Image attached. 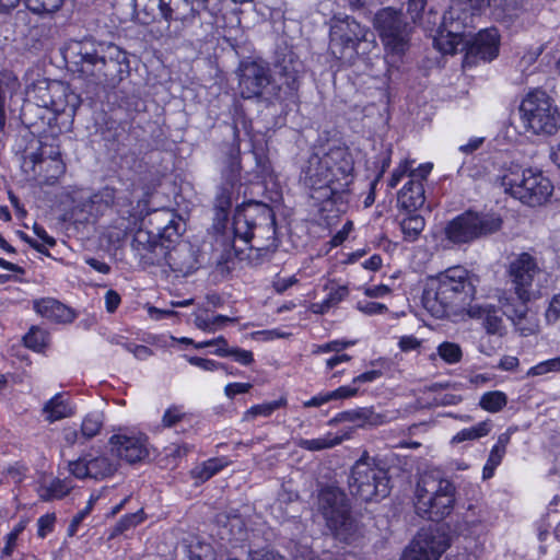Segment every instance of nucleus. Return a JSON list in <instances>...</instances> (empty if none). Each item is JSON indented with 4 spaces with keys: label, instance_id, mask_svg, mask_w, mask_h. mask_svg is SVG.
Returning <instances> with one entry per match:
<instances>
[{
    "label": "nucleus",
    "instance_id": "a18cd8bd",
    "mask_svg": "<svg viewBox=\"0 0 560 560\" xmlns=\"http://www.w3.org/2000/svg\"><path fill=\"white\" fill-rule=\"evenodd\" d=\"M439 357L447 364H456L463 358V351L458 343L444 341L439 345L438 349Z\"/></svg>",
    "mask_w": 560,
    "mask_h": 560
},
{
    "label": "nucleus",
    "instance_id": "f03ea898",
    "mask_svg": "<svg viewBox=\"0 0 560 560\" xmlns=\"http://www.w3.org/2000/svg\"><path fill=\"white\" fill-rule=\"evenodd\" d=\"M476 293L472 277L455 266L431 278L422 294L424 308L436 318H444L464 308Z\"/></svg>",
    "mask_w": 560,
    "mask_h": 560
},
{
    "label": "nucleus",
    "instance_id": "1a4fd4ad",
    "mask_svg": "<svg viewBox=\"0 0 560 560\" xmlns=\"http://www.w3.org/2000/svg\"><path fill=\"white\" fill-rule=\"evenodd\" d=\"M504 190L530 207L545 203L553 191L551 182L541 172L524 170L503 176Z\"/></svg>",
    "mask_w": 560,
    "mask_h": 560
},
{
    "label": "nucleus",
    "instance_id": "49530a36",
    "mask_svg": "<svg viewBox=\"0 0 560 560\" xmlns=\"http://www.w3.org/2000/svg\"><path fill=\"white\" fill-rule=\"evenodd\" d=\"M71 486L66 480L54 479L49 486L43 488L40 497L45 501L61 499L69 493Z\"/></svg>",
    "mask_w": 560,
    "mask_h": 560
},
{
    "label": "nucleus",
    "instance_id": "680f3d73",
    "mask_svg": "<svg viewBox=\"0 0 560 560\" xmlns=\"http://www.w3.org/2000/svg\"><path fill=\"white\" fill-rule=\"evenodd\" d=\"M546 318L549 323H555L560 318V292L552 296L546 311Z\"/></svg>",
    "mask_w": 560,
    "mask_h": 560
},
{
    "label": "nucleus",
    "instance_id": "58836bf2",
    "mask_svg": "<svg viewBox=\"0 0 560 560\" xmlns=\"http://www.w3.org/2000/svg\"><path fill=\"white\" fill-rule=\"evenodd\" d=\"M18 88V81L10 74L0 75V130L4 129L5 126V100L8 95H11Z\"/></svg>",
    "mask_w": 560,
    "mask_h": 560
},
{
    "label": "nucleus",
    "instance_id": "4c0bfd02",
    "mask_svg": "<svg viewBox=\"0 0 560 560\" xmlns=\"http://www.w3.org/2000/svg\"><path fill=\"white\" fill-rule=\"evenodd\" d=\"M424 219L419 214H410L400 222V229L406 241H416L424 229Z\"/></svg>",
    "mask_w": 560,
    "mask_h": 560
},
{
    "label": "nucleus",
    "instance_id": "ddd939ff",
    "mask_svg": "<svg viewBox=\"0 0 560 560\" xmlns=\"http://www.w3.org/2000/svg\"><path fill=\"white\" fill-rule=\"evenodd\" d=\"M501 225L495 214L466 211L447 223L445 235L454 244H466L499 231Z\"/></svg>",
    "mask_w": 560,
    "mask_h": 560
},
{
    "label": "nucleus",
    "instance_id": "20e7f679",
    "mask_svg": "<svg viewBox=\"0 0 560 560\" xmlns=\"http://www.w3.org/2000/svg\"><path fill=\"white\" fill-rule=\"evenodd\" d=\"M455 494L454 483L444 477L442 471H424L416 486V512L423 518L439 522L452 513Z\"/></svg>",
    "mask_w": 560,
    "mask_h": 560
},
{
    "label": "nucleus",
    "instance_id": "c9c22d12",
    "mask_svg": "<svg viewBox=\"0 0 560 560\" xmlns=\"http://www.w3.org/2000/svg\"><path fill=\"white\" fill-rule=\"evenodd\" d=\"M287 399L280 397L278 400L255 405L243 415V421H252L257 417H270L277 409L285 407Z\"/></svg>",
    "mask_w": 560,
    "mask_h": 560
},
{
    "label": "nucleus",
    "instance_id": "79ce46f5",
    "mask_svg": "<svg viewBox=\"0 0 560 560\" xmlns=\"http://www.w3.org/2000/svg\"><path fill=\"white\" fill-rule=\"evenodd\" d=\"M103 427V415L101 412L88 413L81 424V438L84 441L96 436Z\"/></svg>",
    "mask_w": 560,
    "mask_h": 560
},
{
    "label": "nucleus",
    "instance_id": "7ed1b4c3",
    "mask_svg": "<svg viewBox=\"0 0 560 560\" xmlns=\"http://www.w3.org/2000/svg\"><path fill=\"white\" fill-rule=\"evenodd\" d=\"M234 235L250 244L259 256L272 253L278 247L276 215L261 202H249L237 208L233 218Z\"/></svg>",
    "mask_w": 560,
    "mask_h": 560
},
{
    "label": "nucleus",
    "instance_id": "13d9d810",
    "mask_svg": "<svg viewBox=\"0 0 560 560\" xmlns=\"http://www.w3.org/2000/svg\"><path fill=\"white\" fill-rule=\"evenodd\" d=\"M188 362L192 365H196L205 371H214L218 369H223L224 365L217 361L210 359H203L199 357H189L187 358Z\"/></svg>",
    "mask_w": 560,
    "mask_h": 560
},
{
    "label": "nucleus",
    "instance_id": "c03bdc74",
    "mask_svg": "<svg viewBox=\"0 0 560 560\" xmlns=\"http://www.w3.org/2000/svg\"><path fill=\"white\" fill-rule=\"evenodd\" d=\"M491 430V423L489 421L479 422L477 425L463 429L456 435L453 436L452 443H460L468 440H477L486 436Z\"/></svg>",
    "mask_w": 560,
    "mask_h": 560
},
{
    "label": "nucleus",
    "instance_id": "a878e982",
    "mask_svg": "<svg viewBox=\"0 0 560 560\" xmlns=\"http://www.w3.org/2000/svg\"><path fill=\"white\" fill-rule=\"evenodd\" d=\"M470 318L481 322L486 332L491 336L503 337L506 334L501 311L491 304H474L467 308Z\"/></svg>",
    "mask_w": 560,
    "mask_h": 560
},
{
    "label": "nucleus",
    "instance_id": "423d86ee",
    "mask_svg": "<svg viewBox=\"0 0 560 560\" xmlns=\"http://www.w3.org/2000/svg\"><path fill=\"white\" fill-rule=\"evenodd\" d=\"M318 510L326 521V526L338 540L355 544L363 537L362 527L352 517L348 498L340 489H323L318 497Z\"/></svg>",
    "mask_w": 560,
    "mask_h": 560
},
{
    "label": "nucleus",
    "instance_id": "6e6552de",
    "mask_svg": "<svg viewBox=\"0 0 560 560\" xmlns=\"http://www.w3.org/2000/svg\"><path fill=\"white\" fill-rule=\"evenodd\" d=\"M518 109L526 130L536 135H551L557 130L558 107L545 90H530L522 100Z\"/></svg>",
    "mask_w": 560,
    "mask_h": 560
},
{
    "label": "nucleus",
    "instance_id": "4be33fe9",
    "mask_svg": "<svg viewBox=\"0 0 560 560\" xmlns=\"http://www.w3.org/2000/svg\"><path fill=\"white\" fill-rule=\"evenodd\" d=\"M131 246L144 265L153 266L163 264L165 244L159 241L156 233L139 229L135 233Z\"/></svg>",
    "mask_w": 560,
    "mask_h": 560
},
{
    "label": "nucleus",
    "instance_id": "c85d7f7f",
    "mask_svg": "<svg viewBox=\"0 0 560 560\" xmlns=\"http://www.w3.org/2000/svg\"><path fill=\"white\" fill-rule=\"evenodd\" d=\"M46 154V147H43L39 155L31 154L28 159L33 164V172L35 174H40L42 171H45L46 182L49 183L50 179H57L60 175H62L65 173L66 166L61 160L59 151L50 150L48 158H45Z\"/></svg>",
    "mask_w": 560,
    "mask_h": 560
},
{
    "label": "nucleus",
    "instance_id": "0eeeda50",
    "mask_svg": "<svg viewBox=\"0 0 560 560\" xmlns=\"http://www.w3.org/2000/svg\"><path fill=\"white\" fill-rule=\"evenodd\" d=\"M388 469L381 460L364 451L351 466L348 488L350 493L364 502L386 498L390 490Z\"/></svg>",
    "mask_w": 560,
    "mask_h": 560
},
{
    "label": "nucleus",
    "instance_id": "2f4dec72",
    "mask_svg": "<svg viewBox=\"0 0 560 560\" xmlns=\"http://www.w3.org/2000/svg\"><path fill=\"white\" fill-rule=\"evenodd\" d=\"M34 310L40 316L55 323H71L74 313L71 308L52 298H44L34 302Z\"/></svg>",
    "mask_w": 560,
    "mask_h": 560
},
{
    "label": "nucleus",
    "instance_id": "69168bd1",
    "mask_svg": "<svg viewBox=\"0 0 560 560\" xmlns=\"http://www.w3.org/2000/svg\"><path fill=\"white\" fill-rule=\"evenodd\" d=\"M248 560H284V558L273 550H255L249 552Z\"/></svg>",
    "mask_w": 560,
    "mask_h": 560
},
{
    "label": "nucleus",
    "instance_id": "f704fd0d",
    "mask_svg": "<svg viewBox=\"0 0 560 560\" xmlns=\"http://www.w3.org/2000/svg\"><path fill=\"white\" fill-rule=\"evenodd\" d=\"M42 411L45 416V420L49 423H54L73 415L72 408L63 398L62 394H56L52 398L45 402Z\"/></svg>",
    "mask_w": 560,
    "mask_h": 560
},
{
    "label": "nucleus",
    "instance_id": "9b49d317",
    "mask_svg": "<svg viewBox=\"0 0 560 560\" xmlns=\"http://www.w3.org/2000/svg\"><path fill=\"white\" fill-rule=\"evenodd\" d=\"M366 39V30L353 18L334 16L330 20L329 51L345 63H352L358 46Z\"/></svg>",
    "mask_w": 560,
    "mask_h": 560
},
{
    "label": "nucleus",
    "instance_id": "774afa93",
    "mask_svg": "<svg viewBox=\"0 0 560 560\" xmlns=\"http://www.w3.org/2000/svg\"><path fill=\"white\" fill-rule=\"evenodd\" d=\"M121 302V298L115 290H108L105 294V305L108 313H114Z\"/></svg>",
    "mask_w": 560,
    "mask_h": 560
},
{
    "label": "nucleus",
    "instance_id": "cd10ccee",
    "mask_svg": "<svg viewBox=\"0 0 560 560\" xmlns=\"http://www.w3.org/2000/svg\"><path fill=\"white\" fill-rule=\"evenodd\" d=\"M152 7H156L161 16L166 22L179 21L183 25L191 23L196 18L197 11L188 0H149Z\"/></svg>",
    "mask_w": 560,
    "mask_h": 560
},
{
    "label": "nucleus",
    "instance_id": "9d476101",
    "mask_svg": "<svg viewBox=\"0 0 560 560\" xmlns=\"http://www.w3.org/2000/svg\"><path fill=\"white\" fill-rule=\"evenodd\" d=\"M515 294L522 302L521 306L514 310L513 314L506 313L512 319H523L527 313L526 303L534 296V282L542 273L537 258L529 253H521L510 262L508 269Z\"/></svg>",
    "mask_w": 560,
    "mask_h": 560
},
{
    "label": "nucleus",
    "instance_id": "72a5a7b5",
    "mask_svg": "<svg viewBox=\"0 0 560 560\" xmlns=\"http://www.w3.org/2000/svg\"><path fill=\"white\" fill-rule=\"evenodd\" d=\"M156 223H166L163 228L158 226L156 235L159 241L174 243L180 236V220L173 212L162 211L155 217Z\"/></svg>",
    "mask_w": 560,
    "mask_h": 560
},
{
    "label": "nucleus",
    "instance_id": "e433bc0d",
    "mask_svg": "<svg viewBox=\"0 0 560 560\" xmlns=\"http://www.w3.org/2000/svg\"><path fill=\"white\" fill-rule=\"evenodd\" d=\"M229 465L225 458H210L192 470V476L201 481L210 479Z\"/></svg>",
    "mask_w": 560,
    "mask_h": 560
},
{
    "label": "nucleus",
    "instance_id": "aec40b11",
    "mask_svg": "<svg viewBox=\"0 0 560 560\" xmlns=\"http://www.w3.org/2000/svg\"><path fill=\"white\" fill-rule=\"evenodd\" d=\"M69 470L80 479H105L117 470V463L105 454L90 452L70 462Z\"/></svg>",
    "mask_w": 560,
    "mask_h": 560
},
{
    "label": "nucleus",
    "instance_id": "8fccbe9b",
    "mask_svg": "<svg viewBox=\"0 0 560 560\" xmlns=\"http://www.w3.org/2000/svg\"><path fill=\"white\" fill-rule=\"evenodd\" d=\"M191 560H215L212 546L208 542L197 540L189 546Z\"/></svg>",
    "mask_w": 560,
    "mask_h": 560
},
{
    "label": "nucleus",
    "instance_id": "603ef678",
    "mask_svg": "<svg viewBox=\"0 0 560 560\" xmlns=\"http://www.w3.org/2000/svg\"><path fill=\"white\" fill-rule=\"evenodd\" d=\"M46 332L36 327L31 328V330L24 336L25 346L35 351H42L46 346Z\"/></svg>",
    "mask_w": 560,
    "mask_h": 560
},
{
    "label": "nucleus",
    "instance_id": "7c9ffc66",
    "mask_svg": "<svg viewBox=\"0 0 560 560\" xmlns=\"http://www.w3.org/2000/svg\"><path fill=\"white\" fill-rule=\"evenodd\" d=\"M341 422H354L358 428H364L365 425L377 427L386 423L387 417L386 415L376 413L368 408H360L338 413L329 421V424Z\"/></svg>",
    "mask_w": 560,
    "mask_h": 560
},
{
    "label": "nucleus",
    "instance_id": "052dcab7",
    "mask_svg": "<svg viewBox=\"0 0 560 560\" xmlns=\"http://www.w3.org/2000/svg\"><path fill=\"white\" fill-rule=\"evenodd\" d=\"M183 417L184 413L180 411L178 407H171L165 411L162 418V423L164 427L171 428L178 423L183 419Z\"/></svg>",
    "mask_w": 560,
    "mask_h": 560
},
{
    "label": "nucleus",
    "instance_id": "bb28decb",
    "mask_svg": "<svg viewBox=\"0 0 560 560\" xmlns=\"http://www.w3.org/2000/svg\"><path fill=\"white\" fill-rule=\"evenodd\" d=\"M163 262L182 276H187L197 269V258L188 243H180L171 249L165 245Z\"/></svg>",
    "mask_w": 560,
    "mask_h": 560
},
{
    "label": "nucleus",
    "instance_id": "b1692460",
    "mask_svg": "<svg viewBox=\"0 0 560 560\" xmlns=\"http://www.w3.org/2000/svg\"><path fill=\"white\" fill-rule=\"evenodd\" d=\"M38 93L43 101L40 106L55 114L73 116L79 106V96L72 92L67 93V89L59 84L39 88Z\"/></svg>",
    "mask_w": 560,
    "mask_h": 560
},
{
    "label": "nucleus",
    "instance_id": "5fc2aeb1",
    "mask_svg": "<svg viewBox=\"0 0 560 560\" xmlns=\"http://www.w3.org/2000/svg\"><path fill=\"white\" fill-rule=\"evenodd\" d=\"M549 372H560V355L533 366L528 371V375L538 376Z\"/></svg>",
    "mask_w": 560,
    "mask_h": 560
},
{
    "label": "nucleus",
    "instance_id": "09e8293b",
    "mask_svg": "<svg viewBox=\"0 0 560 560\" xmlns=\"http://www.w3.org/2000/svg\"><path fill=\"white\" fill-rule=\"evenodd\" d=\"M214 353L219 357H233L235 361L243 365H249L254 362L252 351L241 348H229L228 345L223 348H218Z\"/></svg>",
    "mask_w": 560,
    "mask_h": 560
},
{
    "label": "nucleus",
    "instance_id": "3c124183",
    "mask_svg": "<svg viewBox=\"0 0 560 560\" xmlns=\"http://www.w3.org/2000/svg\"><path fill=\"white\" fill-rule=\"evenodd\" d=\"M236 184L225 182L221 187L215 198V207L221 211H226L232 206Z\"/></svg>",
    "mask_w": 560,
    "mask_h": 560
},
{
    "label": "nucleus",
    "instance_id": "0e129e2a",
    "mask_svg": "<svg viewBox=\"0 0 560 560\" xmlns=\"http://www.w3.org/2000/svg\"><path fill=\"white\" fill-rule=\"evenodd\" d=\"M298 282L299 280L295 276L289 278L276 277V279L272 282V288L277 293H283Z\"/></svg>",
    "mask_w": 560,
    "mask_h": 560
},
{
    "label": "nucleus",
    "instance_id": "864d4df0",
    "mask_svg": "<svg viewBox=\"0 0 560 560\" xmlns=\"http://www.w3.org/2000/svg\"><path fill=\"white\" fill-rule=\"evenodd\" d=\"M144 520V514L142 510L137 511L136 513L125 515L115 526L114 535L122 534L124 532L130 529L131 527L137 526Z\"/></svg>",
    "mask_w": 560,
    "mask_h": 560
},
{
    "label": "nucleus",
    "instance_id": "a211bd4d",
    "mask_svg": "<svg viewBox=\"0 0 560 560\" xmlns=\"http://www.w3.org/2000/svg\"><path fill=\"white\" fill-rule=\"evenodd\" d=\"M468 36L466 30H464L465 47L455 52H466L465 63L472 65L478 60L491 61L498 56L500 35L497 28L492 27L480 31L472 39H468Z\"/></svg>",
    "mask_w": 560,
    "mask_h": 560
},
{
    "label": "nucleus",
    "instance_id": "6ab92c4d",
    "mask_svg": "<svg viewBox=\"0 0 560 560\" xmlns=\"http://www.w3.org/2000/svg\"><path fill=\"white\" fill-rule=\"evenodd\" d=\"M101 56L94 80L116 84L129 74L128 55L117 45L106 44Z\"/></svg>",
    "mask_w": 560,
    "mask_h": 560
},
{
    "label": "nucleus",
    "instance_id": "a19ab883",
    "mask_svg": "<svg viewBox=\"0 0 560 560\" xmlns=\"http://www.w3.org/2000/svg\"><path fill=\"white\" fill-rule=\"evenodd\" d=\"M516 431V428H509L504 433L498 436L497 443L490 451L488 460L489 463L499 466L506 453V446L511 441V435Z\"/></svg>",
    "mask_w": 560,
    "mask_h": 560
},
{
    "label": "nucleus",
    "instance_id": "39448f33",
    "mask_svg": "<svg viewBox=\"0 0 560 560\" xmlns=\"http://www.w3.org/2000/svg\"><path fill=\"white\" fill-rule=\"evenodd\" d=\"M490 5V0H451L443 15L442 30L434 38L443 54L454 55L465 47L464 30L472 27L474 19Z\"/></svg>",
    "mask_w": 560,
    "mask_h": 560
},
{
    "label": "nucleus",
    "instance_id": "f257e3e1",
    "mask_svg": "<svg viewBox=\"0 0 560 560\" xmlns=\"http://www.w3.org/2000/svg\"><path fill=\"white\" fill-rule=\"evenodd\" d=\"M354 160L345 145L314 152L304 170L305 183L314 190H325L319 198L332 199L348 190L353 182Z\"/></svg>",
    "mask_w": 560,
    "mask_h": 560
},
{
    "label": "nucleus",
    "instance_id": "dca6fc26",
    "mask_svg": "<svg viewBox=\"0 0 560 560\" xmlns=\"http://www.w3.org/2000/svg\"><path fill=\"white\" fill-rule=\"evenodd\" d=\"M374 26L378 31L384 44L396 54L405 51L408 42L407 23L401 12L392 8L378 11L374 18Z\"/></svg>",
    "mask_w": 560,
    "mask_h": 560
},
{
    "label": "nucleus",
    "instance_id": "5701e85b",
    "mask_svg": "<svg viewBox=\"0 0 560 560\" xmlns=\"http://www.w3.org/2000/svg\"><path fill=\"white\" fill-rule=\"evenodd\" d=\"M109 444L118 457L130 464L140 462L149 455L147 438L143 434H114L109 439Z\"/></svg>",
    "mask_w": 560,
    "mask_h": 560
},
{
    "label": "nucleus",
    "instance_id": "e2e57ef3",
    "mask_svg": "<svg viewBox=\"0 0 560 560\" xmlns=\"http://www.w3.org/2000/svg\"><path fill=\"white\" fill-rule=\"evenodd\" d=\"M95 498L91 497V499L88 502V505L84 510L79 512L72 520L70 526H69V535L73 536L77 532V528L79 524L83 521V518L91 512L93 504L95 502Z\"/></svg>",
    "mask_w": 560,
    "mask_h": 560
},
{
    "label": "nucleus",
    "instance_id": "2eb2a0df",
    "mask_svg": "<svg viewBox=\"0 0 560 560\" xmlns=\"http://www.w3.org/2000/svg\"><path fill=\"white\" fill-rule=\"evenodd\" d=\"M450 546L451 536L444 526L421 529L404 551L401 560H439Z\"/></svg>",
    "mask_w": 560,
    "mask_h": 560
},
{
    "label": "nucleus",
    "instance_id": "f3484780",
    "mask_svg": "<svg viewBox=\"0 0 560 560\" xmlns=\"http://www.w3.org/2000/svg\"><path fill=\"white\" fill-rule=\"evenodd\" d=\"M104 46L106 43H97L92 38L73 40L68 45L65 58L75 67V71L81 75L94 79Z\"/></svg>",
    "mask_w": 560,
    "mask_h": 560
},
{
    "label": "nucleus",
    "instance_id": "4d7b16f0",
    "mask_svg": "<svg viewBox=\"0 0 560 560\" xmlns=\"http://www.w3.org/2000/svg\"><path fill=\"white\" fill-rule=\"evenodd\" d=\"M357 308L365 315L384 314L388 311L385 304L378 302H359Z\"/></svg>",
    "mask_w": 560,
    "mask_h": 560
},
{
    "label": "nucleus",
    "instance_id": "bf43d9fd",
    "mask_svg": "<svg viewBox=\"0 0 560 560\" xmlns=\"http://www.w3.org/2000/svg\"><path fill=\"white\" fill-rule=\"evenodd\" d=\"M56 522L55 514H45L38 518V536L44 538L48 533H50L54 528Z\"/></svg>",
    "mask_w": 560,
    "mask_h": 560
},
{
    "label": "nucleus",
    "instance_id": "6e6d98bb",
    "mask_svg": "<svg viewBox=\"0 0 560 560\" xmlns=\"http://www.w3.org/2000/svg\"><path fill=\"white\" fill-rule=\"evenodd\" d=\"M329 290L330 291L325 300L330 308L339 304L349 294V290L346 285H331Z\"/></svg>",
    "mask_w": 560,
    "mask_h": 560
},
{
    "label": "nucleus",
    "instance_id": "393cba45",
    "mask_svg": "<svg viewBox=\"0 0 560 560\" xmlns=\"http://www.w3.org/2000/svg\"><path fill=\"white\" fill-rule=\"evenodd\" d=\"M214 522L222 540L244 541L248 537L247 522L236 510L218 513Z\"/></svg>",
    "mask_w": 560,
    "mask_h": 560
},
{
    "label": "nucleus",
    "instance_id": "f8f14e48",
    "mask_svg": "<svg viewBox=\"0 0 560 560\" xmlns=\"http://www.w3.org/2000/svg\"><path fill=\"white\" fill-rule=\"evenodd\" d=\"M238 91L241 96L247 100L283 101L282 86L272 83L269 67L257 61L241 63Z\"/></svg>",
    "mask_w": 560,
    "mask_h": 560
},
{
    "label": "nucleus",
    "instance_id": "c756f323",
    "mask_svg": "<svg viewBox=\"0 0 560 560\" xmlns=\"http://www.w3.org/2000/svg\"><path fill=\"white\" fill-rule=\"evenodd\" d=\"M411 179L406 183L402 189L398 192V205L408 212H415L424 205V187L420 179H417V174H411Z\"/></svg>",
    "mask_w": 560,
    "mask_h": 560
},
{
    "label": "nucleus",
    "instance_id": "de8ad7c7",
    "mask_svg": "<svg viewBox=\"0 0 560 560\" xmlns=\"http://www.w3.org/2000/svg\"><path fill=\"white\" fill-rule=\"evenodd\" d=\"M63 0H25L27 9L36 14H51L58 11Z\"/></svg>",
    "mask_w": 560,
    "mask_h": 560
},
{
    "label": "nucleus",
    "instance_id": "338daca9",
    "mask_svg": "<svg viewBox=\"0 0 560 560\" xmlns=\"http://www.w3.org/2000/svg\"><path fill=\"white\" fill-rule=\"evenodd\" d=\"M252 388L249 383H231L224 388V393L228 397L233 398L237 394L247 393Z\"/></svg>",
    "mask_w": 560,
    "mask_h": 560
},
{
    "label": "nucleus",
    "instance_id": "4468645a",
    "mask_svg": "<svg viewBox=\"0 0 560 560\" xmlns=\"http://www.w3.org/2000/svg\"><path fill=\"white\" fill-rule=\"evenodd\" d=\"M92 205L104 206L106 208L116 207L118 219L114 222V231L109 233V238L120 241L125 238L128 232L138 226L142 220V214L132 206L127 195L119 194L113 187H104L91 197Z\"/></svg>",
    "mask_w": 560,
    "mask_h": 560
},
{
    "label": "nucleus",
    "instance_id": "473e14b6",
    "mask_svg": "<svg viewBox=\"0 0 560 560\" xmlns=\"http://www.w3.org/2000/svg\"><path fill=\"white\" fill-rule=\"evenodd\" d=\"M352 431H345L342 434H332L328 433L323 438L316 439H299L296 441V445L310 452H319L328 448H332L343 441L349 440L351 438Z\"/></svg>",
    "mask_w": 560,
    "mask_h": 560
},
{
    "label": "nucleus",
    "instance_id": "412c9836",
    "mask_svg": "<svg viewBox=\"0 0 560 560\" xmlns=\"http://www.w3.org/2000/svg\"><path fill=\"white\" fill-rule=\"evenodd\" d=\"M277 74L283 82L282 86L283 101L290 98L299 89V78L303 71L302 61L299 57L290 49H284L278 52L277 60L275 63Z\"/></svg>",
    "mask_w": 560,
    "mask_h": 560
},
{
    "label": "nucleus",
    "instance_id": "37998d69",
    "mask_svg": "<svg viewBox=\"0 0 560 560\" xmlns=\"http://www.w3.org/2000/svg\"><path fill=\"white\" fill-rule=\"evenodd\" d=\"M241 173L240 148L233 145L229 151L228 165L223 171L225 182L237 184Z\"/></svg>",
    "mask_w": 560,
    "mask_h": 560
},
{
    "label": "nucleus",
    "instance_id": "ea45409f",
    "mask_svg": "<svg viewBox=\"0 0 560 560\" xmlns=\"http://www.w3.org/2000/svg\"><path fill=\"white\" fill-rule=\"evenodd\" d=\"M506 404L508 396L500 390L485 393L479 400V406L483 410L492 413L501 411Z\"/></svg>",
    "mask_w": 560,
    "mask_h": 560
}]
</instances>
